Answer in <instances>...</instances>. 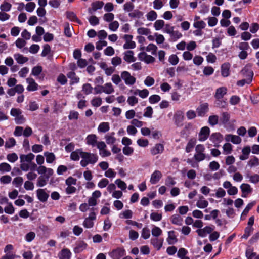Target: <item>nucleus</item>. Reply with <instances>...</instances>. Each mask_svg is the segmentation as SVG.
<instances>
[{
  "label": "nucleus",
  "instance_id": "5701e85b",
  "mask_svg": "<svg viewBox=\"0 0 259 259\" xmlns=\"http://www.w3.org/2000/svg\"><path fill=\"white\" fill-rule=\"evenodd\" d=\"M20 168L22 170L27 171L29 170H35L37 166L34 163H28L25 162H20Z\"/></svg>",
  "mask_w": 259,
  "mask_h": 259
},
{
  "label": "nucleus",
  "instance_id": "603ef678",
  "mask_svg": "<svg viewBox=\"0 0 259 259\" xmlns=\"http://www.w3.org/2000/svg\"><path fill=\"white\" fill-rule=\"evenodd\" d=\"M248 165L251 168L259 165V159L256 156H253L248 161Z\"/></svg>",
  "mask_w": 259,
  "mask_h": 259
},
{
  "label": "nucleus",
  "instance_id": "0eeeda50",
  "mask_svg": "<svg viewBox=\"0 0 259 259\" xmlns=\"http://www.w3.org/2000/svg\"><path fill=\"white\" fill-rule=\"evenodd\" d=\"M184 119V112L182 110H179L175 112L173 120L175 124L177 126H181L183 125V122Z\"/></svg>",
  "mask_w": 259,
  "mask_h": 259
},
{
  "label": "nucleus",
  "instance_id": "a19ab883",
  "mask_svg": "<svg viewBox=\"0 0 259 259\" xmlns=\"http://www.w3.org/2000/svg\"><path fill=\"white\" fill-rule=\"evenodd\" d=\"M223 153L224 155L230 154L233 151V146L229 143H226L224 144L222 147Z\"/></svg>",
  "mask_w": 259,
  "mask_h": 259
},
{
  "label": "nucleus",
  "instance_id": "3c124183",
  "mask_svg": "<svg viewBox=\"0 0 259 259\" xmlns=\"http://www.w3.org/2000/svg\"><path fill=\"white\" fill-rule=\"evenodd\" d=\"M169 36H170L171 39L173 41H177L178 39L181 38L183 36V35L179 31H178V30L175 31L174 29L173 31L171 32V33L169 34Z\"/></svg>",
  "mask_w": 259,
  "mask_h": 259
},
{
  "label": "nucleus",
  "instance_id": "9d476101",
  "mask_svg": "<svg viewBox=\"0 0 259 259\" xmlns=\"http://www.w3.org/2000/svg\"><path fill=\"white\" fill-rule=\"evenodd\" d=\"M36 170L39 174L44 175L47 179L53 174V170L52 168H47L42 165H39Z\"/></svg>",
  "mask_w": 259,
  "mask_h": 259
},
{
  "label": "nucleus",
  "instance_id": "4468645a",
  "mask_svg": "<svg viewBox=\"0 0 259 259\" xmlns=\"http://www.w3.org/2000/svg\"><path fill=\"white\" fill-rule=\"evenodd\" d=\"M209 140L214 144V147H219L220 143L223 141V137L219 133H213L211 135Z\"/></svg>",
  "mask_w": 259,
  "mask_h": 259
},
{
  "label": "nucleus",
  "instance_id": "a211bd4d",
  "mask_svg": "<svg viewBox=\"0 0 259 259\" xmlns=\"http://www.w3.org/2000/svg\"><path fill=\"white\" fill-rule=\"evenodd\" d=\"M208 201L201 195H199L198 199L197 200L196 206L200 209L206 208L208 205Z\"/></svg>",
  "mask_w": 259,
  "mask_h": 259
},
{
  "label": "nucleus",
  "instance_id": "8fccbe9b",
  "mask_svg": "<svg viewBox=\"0 0 259 259\" xmlns=\"http://www.w3.org/2000/svg\"><path fill=\"white\" fill-rule=\"evenodd\" d=\"M134 95H139V96L142 98H146L149 95V91L147 89H143L142 90H136L134 92Z\"/></svg>",
  "mask_w": 259,
  "mask_h": 259
},
{
  "label": "nucleus",
  "instance_id": "680f3d73",
  "mask_svg": "<svg viewBox=\"0 0 259 259\" xmlns=\"http://www.w3.org/2000/svg\"><path fill=\"white\" fill-rule=\"evenodd\" d=\"M165 22L162 20H157L154 24V27L156 30H161L164 26Z\"/></svg>",
  "mask_w": 259,
  "mask_h": 259
},
{
  "label": "nucleus",
  "instance_id": "f03ea898",
  "mask_svg": "<svg viewBox=\"0 0 259 259\" xmlns=\"http://www.w3.org/2000/svg\"><path fill=\"white\" fill-rule=\"evenodd\" d=\"M241 72L244 76H246L247 77L246 79L238 81L237 84L239 86H243L246 83L249 84L252 81L253 76V72L246 67H244Z\"/></svg>",
  "mask_w": 259,
  "mask_h": 259
},
{
  "label": "nucleus",
  "instance_id": "4c0bfd02",
  "mask_svg": "<svg viewBox=\"0 0 259 259\" xmlns=\"http://www.w3.org/2000/svg\"><path fill=\"white\" fill-rule=\"evenodd\" d=\"M230 65L229 63H224L221 66V74L224 77H227L230 74Z\"/></svg>",
  "mask_w": 259,
  "mask_h": 259
},
{
  "label": "nucleus",
  "instance_id": "6e6552de",
  "mask_svg": "<svg viewBox=\"0 0 259 259\" xmlns=\"http://www.w3.org/2000/svg\"><path fill=\"white\" fill-rule=\"evenodd\" d=\"M215 229L214 225L207 226L203 228L197 229L196 232L201 237H205L207 234H210Z\"/></svg>",
  "mask_w": 259,
  "mask_h": 259
},
{
  "label": "nucleus",
  "instance_id": "69168bd1",
  "mask_svg": "<svg viewBox=\"0 0 259 259\" xmlns=\"http://www.w3.org/2000/svg\"><path fill=\"white\" fill-rule=\"evenodd\" d=\"M82 91L85 95H89L92 93L93 88L89 83H85L82 86Z\"/></svg>",
  "mask_w": 259,
  "mask_h": 259
},
{
  "label": "nucleus",
  "instance_id": "72a5a7b5",
  "mask_svg": "<svg viewBox=\"0 0 259 259\" xmlns=\"http://www.w3.org/2000/svg\"><path fill=\"white\" fill-rule=\"evenodd\" d=\"M166 240L169 244H174L177 242L178 239L174 231H170L168 232V237Z\"/></svg>",
  "mask_w": 259,
  "mask_h": 259
},
{
  "label": "nucleus",
  "instance_id": "b1692460",
  "mask_svg": "<svg viewBox=\"0 0 259 259\" xmlns=\"http://www.w3.org/2000/svg\"><path fill=\"white\" fill-rule=\"evenodd\" d=\"M35 155L32 153L22 154L20 156V162L32 163L31 161L34 159Z\"/></svg>",
  "mask_w": 259,
  "mask_h": 259
},
{
  "label": "nucleus",
  "instance_id": "2eb2a0df",
  "mask_svg": "<svg viewBox=\"0 0 259 259\" xmlns=\"http://www.w3.org/2000/svg\"><path fill=\"white\" fill-rule=\"evenodd\" d=\"M36 195L38 199L42 202L47 201L49 196L46 189H39L36 191Z\"/></svg>",
  "mask_w": 259,
  "mask_h": 259
},
{
  "label": "nucleus",
  "instance_id": "4be33fe9",
  "mask_svg": "<svg viewBox=\"0 0 259 259\" xmlns=\"http://www.w3.org/2000/svg\"><path fill=\"white\" fill-rule=\"evenodd\" d=\"M208 104L203 103L201 104L196 109L197 113L199 116H204L208 111Z\"/></svg>",
  "mask_w": 259,
  "mask_h": 259
},
{
  "label": "nucleus",
  "instance_id": "473e14b6",
  "mask_svg": "<svg viewBox=\"0 0 259 259\" xmlns=\"http://www.w3.org/2000/svg\"><path fill=\"white\" fill-rule=\"evenodd\" d=\"M110 130V124L107 122H103L99 124L98 127V132L99 133H105Z\"/></svg>",
  "mask_w": 259,
  "mask_h": 259
},
{
  "label": "nucleus",
  "instance_id": "6ab92c4d",
  "mask_svg": "<svg viewBox=\"0 0 259 259\" xmlns=\"http://www.w3.org/2000/svg\"><path fill=\"white\" fill-rule=\"evenodd\" d=\"M225 139L226 141H230L234 144H239L242 141L241 138L239 136L231 134L226 135Z\"/></svg>",
  "mask_w": 259,
  "mask_h": 259
},
{
  "label": "nucleus",
  "instance_id": "2f4dec72",
  "mask_svg": "<svg viewBox=\"0 0 259 259\" xmlns=\"http://www.w3.org/2000/svg\"><path fill=\"white\" fill-rule=\"evenodd\" d=\"M115 133L112 132L105 136V139L107 144L113 145L116 142V138L114 137Z\"/></svg>",
  "mask_w": 259,
  "mask_h": 259
},
{
  "label": "nucleus",
  "instance_id": "052dcab7",
  "mask_svg": "<svg viewBox=\"0 0 259 259\" xmlns=\"http://www.w3.org/2000/svg\"><path fill=\"white\" fill-rule=\"evenodd\" d=\"M219 121V116L215 115H211L208 118V123L211 126L217 125Z\"/></svg>",
  "mask_w": 259,
  "mask_h": 259
},
{
  "label": "nucleus",
  "instance_id": "4d7b16f0",
  "mask_svg": "<svg viewBox=\"0 0 259 259\" xmlns=\"http://www.w3.org/2000/svg\"><path fill=\"white\" fill-rule=\"evenodd\" d=\"M116 172L112 168H109L104 173V176L109 179H113L116 177Z\"/></svg>",
  "mask_w": 259,
  "mask_h": 259
},
{
  "label": "nucleus",
  "instance_id": "c756f323",
  "mask_svg": "<svg viewBox=\"0 0 259 259\" xmlns=\"http://www.w3.org/2000/svg\"><path fill=\"white\" fill-rule=\"evenodd\" d=\"M251 152V148L249 146L244 147L242 149V154L240 156L239 159L241 160H245L249 157V155Z\"/></svg>",
  "mask_w": 259,
  "mask_h": 259
},
{
  "label": "nucleus",
  "instance_id": "9b49d317",
  "mask_svg": "<svg viewBox=\"0 0 259 259\" xmlns=\"http://www.w3.org/2000/svg\"><path fill=\"white\" fill-rule=\"evenodd\" d=\"M210 128L208 126L202 127L198 134L199 141L203 142L206 140L210 134Z\"/></svg>",
  "mask_w": 259,
  "mask_h": 259
},
{
  "label": "nucleus",
  "instance_id": "79ce46f5",
  "mask_svg": "<svg viewBox=\"0 0 259 259\" xmlns=\"http://www.w3.org/2000/svg\"><path fill=\"white\" fill-rule=\"evenodd\" d=\"M67 77L71 79L70 84L77 83L79 81V78L76 75L74 72H69L67 74Z\"/></svg>",
  "mask_w": 259,
  "mask_h": 259
},
{
  "label": "nucleus",
  "instance_id": "f704fd0d",
  "mask_svg": "<svg viewBox=\"0 0 259 259\" xmlns=\"http://www.w3.org/2000/svg\"><path fill=\"white\" fill-rule=\"evenodd\" d=\"M227 91V89L226 88L224 87H220L217 89L214 96L217 99H221L226 94Z\"/></svg>",
  "mask_w": 259,
  "mask_h": 259
},
{
  "label": "nucleus",
  "instance_id": "13d9d810",
  "mask_svg": "<svg viewBox=\"0 0 259 259\" xmlns=\"http://www.w3.org/2000/svg\"><path fill=\"white\" fill-rule=\"evenodd\" d=\"M214 71V69L212 67L207 66L203 68V73L205 76H210L212 75Z\"/></svg>",
  "mask_w": 259,
  "mask_h": 259
},
{
  "label": "nucleus",
  "instance_id": "37998d69",
  "mask_svg": "<svg viewBox=\"0 0 259 259\" xmlns=\"http://www.w3.org/2000/svg\"><path fill=\"white\" fill-rule=\"evenodd\" d=\"M87 247V244L84 242H79L74 248V251L75 253H78L84 250Z\"/></svg>",
  "mask_w": 259,
  "mask_h": 259
},
{
  "label": "nucleus",
  "instance_id": "f257e3e1",
  "mask_svg": "<svg viewBox=\"0 0 259 259\" xmlns=\"http://www.w3.org/2000/svg\"><path fill=\"white\" fill-rule=\"evenodd\" d=\"M81 158L80 164L83 167H86L89 164L94 165L98 160V156L97 154L84 151L82 153Z\"/></svg>",
  "mask_w": 259,
  "mask_h": 259
},
{
  "label": "nucleus",
  "instance_id": "c85d7f7f",
  "mask_svg": "<svg viewBox=\"0 0 259 259\" xmlns=\"http://www.w3.org/2000/svg\"><path fill=\"white\" fill-rule=\"evenodd\" d=\"M71 256V252L67 248H63L58 253L59 259H70Z\"/></svg>",
  "mask_w": 259,
  "mask_h": 259
},
{
  "label": "nucleus",
  "instance_id": "774afa93",
  "mask_svg": "<svg viewBox=\"0 0 259 259\" xmlns=\"http://www.w3.org/2000/svg\"><path fill=\"white\" fill-rule=\"evenodd\" d=\"M230 118V114L227 112H224L222 113L221 120L223 124H226L229 122Z\"/></svg>",
  "mask_w": 259,
  "mask_h": 259
},
{
  "label": "nucleus",
  "instance_id": "58836bf2",
  "mask_svg": "<svg viewBox=\"0 0 259 259\" xmlns=\"http://www.w3.org/2000/svg\"><path fill=\"white\" fill-rule=\"evenodd\" d=\"M170 219L173 224L181 226L183 224V219L178 214L172 215Z\"/></svg>",
  "mask_w": 259,
  "mask_h": 259
},
{
  "label": "nucleus",
  "instance_id": "e2e57ef3",
  "mask_svg": "<svg viewBox=\"0 0 259 259\" xmlns=\"http://www.w3.org/2000/svg\"><path fill=\"white\" fill-rule=\"evenodd\" d=\"M7 159L11 163H14L18 159V156L15 153L8 154L7 155Z\"/></svg>",
  "mask_w": 259,
  "mask_h": 259
},
{
  "label": "nucleus",
  "instance_id": "e433bc0d",
  "mask_svg": "<svg viewBox=\"0 0 259 259\" xmlns=\"http://www.w3.org/2000/svg\"><path fill=\"white\" fill-rule=\"evenodd\" d=\"M83 153V151L81 149H76L75 151L71 152L70 154V158L74 161H78L79 160L81 155Z\"/></svg>",
  "mask_w": 259,
  "mask_h": 259
},
{
  "label": "nucleus",
  "instance_id": "ddd939ff",
  "mask_svg": "<svg viewBox=\"0 0 259 259\" xmlns=\"http://www.w3.org/2000/svg\"><path fill=\"white\" fill-rule=\"evenodd\" d=\"M125 254V250L123 248H117L109 253L110 256L113 259H120Z\"/></svg>",
  "mask_w": 259,
  "mask_h": 259
},
{
  "label": "nucleus",
  "instance_id": "f8f14e48",
  "mask_svg": "<svg viewBox=\"0 0 259 259\" xmlns=\"http://www.w3.org/2000/svg\"><path fill=\"white\" fill-rule=\"evenodd\" d=\"M123 38L125 40V43L123 46L124 49H134L136 47L135 42L132 40V35L126 34L124 36Z\"/></svg>",
  "mask_w": 259,
  "mask_h": 259
},
{
  "label": "nucleus",
  "instance_id": "bb28decb",
  "mask_svg": "<svg viewBox=\"0 0 259 259\" xmlns=\"http://www.w3.org/2000/svg\"><path fill=\"white\" fill-rule=\"evenodd\" d=\"M240 189L242 192V197H246L247 194L250 193L252 191L250 185L245 183H243L240 186Z\"/></svg>",
  "mask_w": 259,
  "mask_h": 259
},
{
  "label": "nucleus",
  "instance_id": "c03bdc74",
  "mask_svg": "<svg viewBox=\"0 0 259 259\" xmlns=\"http://www.w3.org/2000/svg\"><path fill=\"white\" fill-rule=\"evenodd\" d=\"M11 165L6 162H3L0 164V172L1 173L9 172L11 170Z\"/></svg>",
  "mask_w": 259,
  "mask_h": 259
},
{
  "label": "nucleus",
  "instance_id": "09e8293b",
  "mask_svg": "<svg viewBox=\"0 0 259 259\" xmlns=\"http://www.w3.org/2000/svg\"><path fill=\"white\" fill-rule=\"evenodd\" d=\"M133 214L132 211L127 209L120 213L119 218L121 219H131L133 217Z\"/></svg>",
  "mask_w": 259,
  "mask_h": 259
},
{
  "label": "nucleus",
  "instance_id": "1a4fd4ad",
  "mask_svg": "<svg viewBox=\"0 0 259 259\" xmlns=\"http://www.w3.org/2000/svg\"><path fill=\"white\" fill-rule=\"evenodd\" d=\"M138 56L140 61H143L146 64L152 63L155 60V59L153 56L148 55L145 52L139 53Z\"/></svg>",
  "mask_w": 259,
  "mask_h": 259
},
{
  "label": "nucleus",
  "instance_id": "cd10ccee",
  "mask_svg": "<svg viewBox=\"0 0 259 259\" xmlns=\"http://www.w3.org/2000/svg\"><path fill=\"white\" fill-rule=\"evenodd\" d=\"M104 3L102 1H96L93 3L91 5V8L89 9L90 13L92 14L93 12L96 11L99 9H101L104 6Z\"/></svg>",
  "mask_w": 259,
  "mask_h": 259
},
{
  "label": "nucleus",
  "instance_id": "dca6fc26",
  "mask_svg": "<svg viewBox=\"0 0 259 259\" xmlns=\"http://www.w3.org/2000/svg\"><path fill=\"white\" fill-rule=\"evenodd\" d=\"M162 175L160 171L156 170L151 175L150 182L151 184H157L162 178Z\"/></svg>",
  "mask_w": 259,
  "mask_h": 259
},
{
  "label": "nucleus",
  "instance_id": "7c9ffc66",
  "mask_svg": "<svg viewBox=\"0 0 259 259\" xmlns=\"http://www.w3.org/2000/svg\"><path fill=\"white\" fill-rule=\"evenodd\" d=\"M102 91L106 94H111L114 92V88L112 84L110 82L106 83L102 85Z\"/></svg>",
  "mask_w": 259,
  "mask_h": 259
},
{
  "label": "nucleus",
  "instance_id": "6e6d98bb",
  "mask_svg": "<svg viewBox=\"0 0 259 259\" xmlns=\"http://www.w3.org/2000/svg\"><path fill=\"white\" fill-rule=\"evenodd\" d=\"M151 233L153 236L158 237L162 234V231L159 227L154 226L152 229Z\"/></svg>",
  "mask_w": 259,
  "mask_h": 259
},
{
  "label": "nucleus",
  "instance_id": "f3484780",
  "mask_svg": "<svg viewBox=\"0 0 259 259\" xmlns=\"http://www.w3.org/2000/svg\"><path fill=\"white\" fill-rule=\"evenodd\" d=\"M150 241L154 248L159 250L162 246L163 239L158 237H154L151 239Z\"/></svg>",
  "mask_w": 259,
  "mask_h": 259
},
{
  "label": "nucleus",
  "instance_id": "c9c22d12",
  "mask_svg": "<svg viewBox=\"0 0 259 259\" xmlns=\"http://www.w3.org/2000/svg\"><path fill=\"white\" fill-rule=\"evenodd\" d=\"M14 58L18 64H24L28 61V58L19 53L14 55Z\"/></svg>",
  "mask_w": 259,
  "mask_h": 259
},
{
  "label": "nucleus",
  "instance_id": "a18cd8bd",
  "mask_svg": "<svg viewBox=\"0 0 259 259\" xmlns=\"http://www.w3.org/2000/svg\"><path fill=\"white\" fill-rule=\"evenodd\" d=\"M143 15V12L138 9L134 10L128 14L130 17L138 19L142 18Z\"/></svg>",
  "mask_w": 259,
  "mask_h": 259
},
{
  "label": "nucleus",
  "instance_id": "412c9836",
  "mask_svg": "<svg viewBox=\"0 0 259 259\" xmlns=\"http://www.w3.org/2000/svg\"><path fill=\"white\" fill-rule=\"evenodd\" d=\"M26 82L28 84L26 88L28 91H35L37 90L38 85L32 78H27Z\"/></svg>",
  "mask_w": 259,
  "mask_h": 259
},
{
  "label": "nucleus",
  "instance_id": "5fc2aeb1",
  "mask_svg": "<svg viewBox=\"0 0 259 259\" xmlns=\"http://www.w3.org/2000/svg\"><path fill=\"white\" fill-rule=\"evenodd\" d=\"M168 62L171 65L175 66L179 63V58L177 55L172 54L168 57Z\"/></svg>",
  "mask_w": 259,
  "mask_h": 259
},
{
  "label": "nucleus",
  "instance_id": "49530a36",
  "mask_svg": "<svg viewBox=\"0 0 259 259\" xmlns=\"http://www.w3.org/2000/svg\"><path fill=\"white\" fill-rule=\"evenodd\" d=\"M146 17L148 21H153L157 19V14L154 10H151L146 14Z\"/></svg>",
  "mask_w": 259,
  "mask_h": 259
},
{
  "label": "nucleus",
  "instance_id": "ea45409f",
  "mask_svg": "<svg viewBox=\"0 0 259 259\" xmlns=\"http://www.w3.org/2000/svg\"><path fill=\"white\" fill-rule=\"evenodd\" d=\"M44 155L46 158V162L48 163H52L56 160V156L53 153L45 152Z\"/></svg>",
  "mask_w": 259,
  "mask_h": 259
},
{
  "label": "nucleus",
  "instance_id": "aec40b11",
  "mask_svg": "<svg viewBox=\"0 0 259 259\" xmlns=\"http://www.w3.org/2000/svg\"><path fill=\"white\" fill-rule=\"evenodd\" d=\"M164 151V145L161 143L156 144L151 149L152 155H156L162 153Z\"/></svg>",
  "mask_w": 259,
  "mask_h": 259
},
{
  "label": "nucleus",
  "instance_id": "864d4df0",
  "mask_svg": "<svg viewBox=\"0 0 259 259\" xmlns=\"http://www.w3.org/2000/svg\"><path fill=\"white\" fill-rule=\"evenodd\" d=\"M145 50L147 52H151L152 55H155L156 54L157 47L153 44H150L146 47Z\"/></svg>",
  "mask_w": 259,
  "mask_h": 259
},
{
  "label": "nucleus",
  "instance_id": "338daca9",
  "mask_svg": "<svg viewBox=\"0 0 259 259\" xmlns=\"http://www.w3.org/2000/svg\"><path fill=\"white\" fill-rule=\"evenodd\" d=\"M204 61V59L202 57L199 55H196L193 58V63L197 65L200 66L201 65Z\"/></svg>",
  "mask_w": 259,
  "mask_h": 259
},
{
  "label": "nucleus",
  "instance_id": "423d86ee",
  "mask_svg": "<svg viewBox=\"0 0 259 259\" xmlns=\"http://www.w3.org/2000/svg\"><path fill=\"white\" fill-rule=\"evenodd\" d=\"M101 196V192L99 190H96L92 194V196L90 197L88 200V203L92 208L96 206L98 204V199Z\"/></svg>",
  "mask_w": 259,
  "mask_h": 259
},
{
  "label": "nucleus",
  "instance_id": "20e7f679",
  "mask_svg": "<svg viewBox=\"0 0 259 259\" xmlns=\"http://www.w3.org/2000/svg\"><path fill=\"white\" fill-rule=\"evenodd\" d=\"M205 149L204 145L202 144H198L196 146L195 148L196 153L194 157L197 161L200 162L206 158V155L204 153Z\"/></svg>",
  "mask_w": 259,
  "mask_h": 259
},
{
  "label": "nucleus",
  "instance_id": "393cba45",
  "mask_svg": "<svg viewBox=\"0 0 259 259\" xmlns=\"http://www.w3.org/2000/svg\"><path fill=\"white\" fill-rule=\"evenodd\" d=\"M123 55V59L127 63H130L136 61V58L134 57V53L133 51H125Z\"/></svg>",
  "mask_w": 259,
  "mask_h": 259
},
{
  "label": "nucleus",
  "instance_id": "de8ad7c7",
  "mask_svg": "<svg viewBox=\"0 0 259 259\" xmlns=\"http://www.w3.org/2000/svg\"><path fill=\"white\" fill-rule=\"evenodd\" d=\"M114 183L117 186L118 188L121 189V191H124L126 190L127 188V185L125 182L120 179H116Z\"/></svg>",
  "mask_w": 259,
  "mask_h": 259
},
{
  "label": "nucleus",
  "instance_id": "7ed1b4c3",
  "mask_svg": "<svg viewBox=\"0 0 259 259\" xmlns=\"http://www.w3.org/2000/svg\"><path fill=\"white\" fill-rule=\"evenodd\" d=\"M96 219V214L94 212V208H92L88 217L85 218L83 226L86 228H91L93 227L94 221Z\"/></svg>",
  "mask_w": 259,
  "mask_h": 259
},
{
  "label": "nucleus",
  "instance_id": "39448f33",
  "mask_svg": "<svg viewBox=\"0 0 259 259\" xmlns=\"http://www.w3.org/2000/svg\"><path fill=\"white\" fill-rule=\"evenodd\" d=\"M121 78L127 85L131 86L136 82V78L132 76L130 72L124 71L121 73Z\"/></svg>",
  "mask_w": 259,
  "mask_h": 259
},
{
  "label": "nucleus",
  "instance_id": "0e129e2a",
  "mask_svg": "<svg viewBox=\"0 0 259 259\" xmlns=\"http://www.w3.org/2000/svg\"><path fill=\"white\" fill-rule=\"evenodd\" d=\"M16 144L15 139L14 138H10L5 142L6 148H11L14 147Z\"/></svg>",
  "mask_w": 259,
  "mask_h": 259
},
{
  "label": "nucleus",
  "instance_id": "a878e982",
  "mask_svg": "<svg viewBox=\"0 0 259 259\" xmlns=\"http://www.w3.org/2000/svg\"><path fill=\"white\" fill-rule=\"evenodd\" d=\"M85 141L87 144L94 147L98 143L97 137L95 134H90L86 137Z\"/></svg>",
  "mask_w": 259,
  "mask_h": 259
},
{
  "label": "nucleus",
  "instance_id": "bf43d9fd",
  "mask_svg": "<svg viewBox=\"0 0 259 259\" xmlns=\"http://www.w3.org/2000/svg\"><path fill=\"white\" fill-rule=\"evenodd\" d=\"M12 8V5L7 2H4L0 6V9L1 11L8 12L10 11Z\"/></svg>",
  "mask_w": 259,
  "mask_h": 259
}]
</instances>
